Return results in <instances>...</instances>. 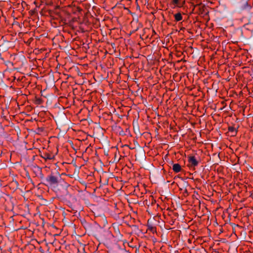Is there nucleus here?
I'll use <instances>...</instances> for the list:
<instances>
[{"instance_id":"nucleus-12","label":"nucleus","mask_w":253,"mask_h":253,"mask_svg":"<svg viewBox=\"0 0 253 253\" xmlns=\"http://www.w3.org/2000/svg\"><path fill=\"white\" fill-rule=\"evenodd\" d=\"M148 226H149V228L150 229H151V231H153L154 228L152 226H150V225H148Z\"/></svg>"},{"instance_id":"nucleus-13","label":"nucleus","mask_w":253,"mask_h":253,"mask_svg":"<svg viewBox=\"0 0 253 253\" xmlns=\"http://www.w3.org/2000/svg\"><path fill=\"white\" fill-rule=\"evenodd\" d=\"M27 175L28 176L29 179L31 180V179L30 178V175L29 174V173L28 172H27Z\"/></svg>"},{"instance_id":"nucleus-7","label":"nucleus","mask_w":253,"mask_h":253,"mask_svg":"<svg viewBox=\"0 0 253 253\" xmlns=\"http://www.w3.org/2000/svg\"><path fill=\"white\" fill-rule=\"evenodd\" d=\"M175 20L177 22L181 21L182 19V16L180 12L177 13L174 15Z\"/></svg>"},{"instance_id":"nucleus-15","label":"nucleus","mask_w":253,"mask_h":253,"mask_svg":"<svg viewBox=\"0 0 253 253\" xmlns=\"http://www.w3.org/2000/svg\"><path fill=\"white\" fill-rule=\"evenodd\" d=\"M240 159H238V163H239V164L241 163V162H240Z\"/></svg>"},{"instance_id":"nucleus-16","label":"nucleus","mask_w":253,"mask_h":253,"mask_svg":"<svg viewBox=\"0 0 253 253\" xmlns=\"http://www.w3.org/2000/svg\"><path fill=\"white\" fill-rule=\"evenodd\" d=\"M11 159H9V161L11 163H12L11 162Z\"/></svg>"},{"instance_id":"nucleus-19","label":"nucleus","mask_w":253,"mask_h":253,"mask_svg":"<svg viewBox=\"0 0 253 253\" xmlns=\"http://www.w3.org/2000/svg\"><path fill=\"white\" fill-rule=\"evenodd\" d=\"M52 226L54 228L55 227V226L53 225H52Z\"/></svg>"},{"instance_id":"nucleus-6","label":"nucleus","mask_w":253,"mask_h":253,"mask_svg":"<svg viewBox=\"0 0 253 253\" xmlns=\"http://www.w3.org/2000/svg\"><path fill=\"white\" fill-rule=\"evenodd\" d=\"M81 221L82 225L85 229H89L90 227V225L87 223L85 219H82Z\"/></svg>"},{"instance_id":"nucleus-10","label":"nucleus","mask_w":253,"mask_h":253,"mask_svg":"<svg viewBox=\"0 0 253 253\" xmlns=\"http://www.w3.org/2000/svg\"><path fill=\"white\" fill-rule=\"evenodd\" d=\"M229 131L233 132L234 130V128L233 127H229L228 128Z\"/></svg>"},{"instance_id":"nucleus-18","label":"nucleus","mask_w":253,"mask_h":253,"mask_svg":"<svg viewBox=\"0 0 253 253\" xmlns=\"http://www.w3.org/2000/svg\"><path fill=\"white\" fill-rule=\"evenodd\" d=\"M189 158H191V159H193V158H194V157H190Z\"/></svg>"},{"instance_id":"nucleus-5","label":"nucleus","mask_w":253,"mask_h":253,"mask_svg":"<svg viewBox=\"0 0 253 253\" xmlns=\"http://www.w3.org/2000/svg\"><path fill=\"white\" fill-rule=\"evenodd\" d=\"M172 170L175 172L178 173L181 170V167L179 164H173L171 162Z\"/></svg>"},{"instance_id":"nucleus-21","label":"nucleus","mask_w":253,"mask_h":253,"mask_svg":"<svg viewBox=\"0 0 253 253\" xmlns=\"http://www.w3.org/2000/svg\"><path fill=\"white\" fill-rule=\"evenodd\" d=\"M135 252H136V253H138V252H137V251H135Z\"/></svg>"},{"instance_id":"nucleus-3","label":"nucleus","mask_w":253,"mask_h":253,"mask_svg":"<svg viewBox=\"0 0 253 253\" xmlns=\"http://www.w3.org/2000/svg\"><path fill=\"white\" fill-rule=\"evenodd\" d=\"M185 4V0H172L170 3V5L173 6V7H183Z\"/></svg>"},{"instance_id":"nucleus-17","label":"nucleus","mask_w":253,"mask_h":253,"mask_svg":"<svg viewBox=\"0 0 253 253\" xmlns=\"http://www.w3.org/2000/svg\"><path fill=\"white\" fill-rule=\"evenodd\" d=\"M100 161V163H101V164H102V161H101L100 160V161Z\"/></svg>"},{"instance_id":"nucleus-8","label":"nucleus","mask_w":253,"mask_h":253,"mask_svg":"<svg viewBox=\"0 0 253 253\" xmlns=\"http://www.w3.org/2000/svg\"><path fill=\"white\" fill-rule=\"evenodd\" d=\"M36 176H38V177H39V178H40L41 179H42V180H43L42 183H43V182H44V179H45V178H44V175H43V173H42V170H41V171H40L39 172V173H38L36 175Z\"/></svg>"},{"instance_id":"nucleus-4","label":"nucleus","mask_w":253,"mask_h":253,"mask_svg":"<svg viewBox=\"0 0 253 253\" xmlns=\"http://www.w3.org/2000/svg\"><path fill=\"white\" fill-rule=\"evenodd\" d=\"M29 167L36 174V175L42 170L41 168L38 167L36 164H31L27 166Z\"/></svg>"},{"instance_id":"nucleus-14","label":"nucleus","mask_w":253,"mask_h":253,"mask_svg":"<svg viewBox=\"0 0 253 253\" xmlns=\"http://www.w3.org/2000/svg\"><path fill=\"white\" fill-rule=\"evenodd\" d=\"M130 164L133 165L134 164V163H133L132 161H130Z\"/></svg>"},{"instance_id":"nucleus-11","label":"nucleus","mask_w":253,"mask_h":253,"mask_svg":"<svg viewBox=\"0 0 253 253\" xmlns=\"http://www.w3.org/2000/svg\"><path fill=\"white\" fill-rule=\"evenodd\" d=\"M6 166H7L6 164H2L0 166V169H4Z\"/></svg>"},{"instance_id":"nucleus-9","label":"nucleus","mask_w":253,"mask_h":253,"mask_svg":"<svg viewBox=\"0 0 253 253\" xmlns=\"http://www.w3.org/2000/svg\"><path fill=\"white\" fill-rule=\"evenodd\" d=\"M120 159H114V161L112 162V161H110L109 162V164H112V163H118L119 162Z\"/></svg>"},{"instance_id":"nucleus-20","label":"nucleus","mask_w":253,"mask_h":253,"mask_svg":"<svg viewBox=\"0 0 253 253\" xmlns=\"http://www.w3.org/2000/svg\"><path fill=\"white\" fill-rule=\"evenodd\" d=\"M135 252H136V253H138V252H137V251H135Z\"/></svg>"},{"instance_id":"nucleus-1","label":"nucleus","mask_w":253,"mask_h":253,"mask_svg":"<svg viewBox=\"0 0 253 253\" xmlns=\"http://www.w3.org/2000/svg\"><path fill=\"white\" fill-rule=\"evenodd\" d=\"M59 177H57L52 174L48 175L45 179H44L43 184L47 186L50 187L57 185L59 183Z\"/></svg>"},{"instance_id":"nucleus-2","label":"nucleus","mask_w":253,"mask_h":253,"mask_svg":"<svg viewBox=\"0 0 253 253\" xmlns=\"http://www.w3.org/2000/svg\"><path fill=\"white\" fill-rule=\"evenodd\" d=\"M199 161L197 159H188L186 162V165L191 169H195V167L198 165ZM186 163V162H185Z\"/></svg>"}]
</instances>
